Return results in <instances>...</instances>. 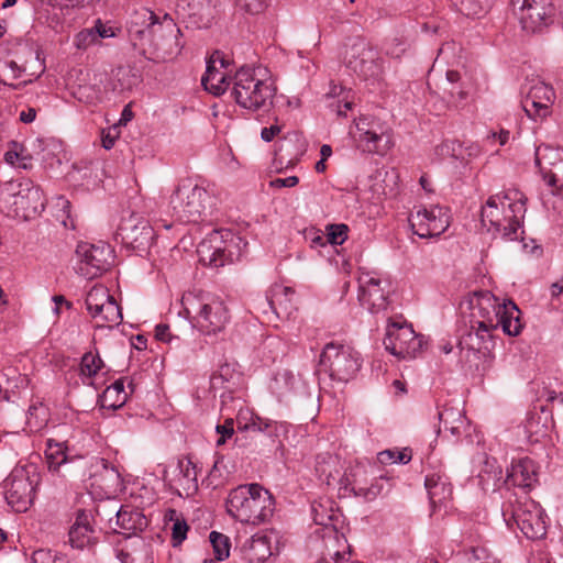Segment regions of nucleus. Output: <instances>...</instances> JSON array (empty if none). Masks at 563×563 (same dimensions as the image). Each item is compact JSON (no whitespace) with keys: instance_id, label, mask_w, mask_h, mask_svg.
Masks as SVG:
<instances>
[{"instance_id":"nucleus-30","label":"nucleus","mask_w":563,"mask_h":563,"mask_svg":"<svg viewBox=\"0 0 563 563\" xmlns=\"http://www.w3.org/2000/svg\"><path fill=\"white\" fill-rule=\"evenodd\" d=\"M115 523L119 528L115 531L130 539L147 527V519L140 509L122 506L115 515Z\"/></svg>"},{"instance_id":"nucleus-15","label":"nucleus","mask_w":563,"mask_h":563,"mask_svg":"<svg viewBox=\"0 0 563 563\" xmlns=\"http://www.w3.org/2000/svg\"><path fill=\"white\" fill-rule=\"evenodd\" d=\"M30 58L23 63L16 59L0 60V82L18 88L12 81L21 79L26 85L37 79L44 73V64L36 52H29Z\"/></svg>"},{"instance_id":"nucleus-29","label":"nucleus","mask_w":563,"mask_h":563,"mask_svg":"<svg viewBox=\"0 0 563 563\" xmlns=\"http://www.w3.org/2000/svg\"><path fill=\"white\" fill-rule=\"evenodd\" d=\"M118 559L122 563H154L151 544L139 536L126 539L118 550Z\"/></svg>"},{"instance_id":"nucleus-21","label":"nucleus","mask_w":563,"mask_h":563,"mask_svg":"<svg viewBox=\"0 0 563 563\" xmlns=\"http://www.w3.org/2000/svg\"><path fill=\"white\" fill-rule=\"evenodd\" d=\"M233 240L230 243L219 241V234L213 233L209 239L203 240L197 247L199 261L210 267H222L233 262L239 254L232 250Z\"/></svg>"},{"instance_id":"nucleus-48","label":"nucleus","mask_w":563,"mask_h":563,"mask_svg":"<svg viewBox=\"0 0 563 563\" xmlns=\"http://www.w3.org/2000/svg\"><path fill=\"white\" fill-rule=\"evenodd\" d=\"M470 563H499V560L484 547L472 548Z\"/></svg>"},{"instance_id":"nucleus-64","label":"nucleus","mask_w":563,"mask_h":563,"mask_svg":"<svg viewBox=\"0 0 563 563\" xmlns=\"http://www.w3.org/2000/svg\"><path fill=\"white\" fill-rule=\"evenodd\" d=\"M411 460V452L408 451L407 449L402 450V451H397L396 453V463L399 462V463H408L409 461Z\"/></svg>"},{"instance_id":"nucleus-11","label":"nucleus","mask_w":563,"mask_h":563,"mask_svg":"<svg viewBox=\"0 0 563 563\" xmlns=\"http://www.w3.org/2000/svg\"><path fill=\"white\" fill-rule=\"evenodd\" d=\"M79 262L77 273L87 279H92L107 272L114 262V252L110 244L80 243L76 250Z\"/></svg>"},{"instance_id":"nucleus-13","label":"nucleus","mask_w":563,"mask_h":563,"mask_svg":"<svg viewBox=\"0 0 563 563\" xmlns=\"http://www.w3.org/2000/svg\"><path fill=\"white\" fill-rule=\"evenodd\" d=\"M510 5L528 33L539 32L552 22L554 8L550 0H510Z\"/></svg>"},{"instance_id":"nucleus-51","label":"nucleus","mask_w":563,"mask_h":563,"mask_svg":"<svg viewBox=\"0 0 563 563\" xmlns=\"http://www.w3.org/2000/svg\"><path fill=\"white\" fill-rule=\"evenodd\" d=\"M47 459H48V467L52 471H58L60 465L66 463V455L58 446L55 452H51L47 454Z\"/></svg>"},{"instance_id":"nucleus-39","label":"nucleus","mask_w":563,"mask_h":563,"mask_svg":"<svg viewBox=\"0 0 563 563\" xmlns=\"http://www.w3.org/2000/svg\"><path fill=\"white\" fill-rule=\"evenodd\" d=\"M104 366L103 361L98 353L87 352L82 355L80 362V373L88 378L95 377Z\"/></svg>"},{"instance_id":"nucleus-7","label":"nucleus","mask_w":563,"mask_h":563,"mask_svg":"<svg viewBox=\"0 0 563 563\" xmlns=\"http://www.w3.org/2000/svg\"><path fill=\"white\" fill-rule=\"evenodd\" d=\"M503 517L509 528L517 527L529 540H541L547 534V515L541 506L528 496L505 505Z\"/></svg>"},{"instance_id":"nucleus-52","label":"nucleus","mask_w":563,"mask_h":563,"mask_svg":"<svg viewBox=\"0 0 563 563\" xmlns=\"http://www.w3.org/2000/svg\"><path fill=\"white\" fill-rule=\"evenodd\" d=\"M86 0H48L49 4L60 10L78 9L84 7Z\"/></svg>"},{"instance_id":"nucleus-16","label":"nucleus","mask_w":563,"mask_h":563,"mask_svg":"<svg viewBox=\"0 0 563 563\" xmlns=\"http://www.w3.org/2000/svg\"><path fill=\"white\" fill-rule=\"evenodd\" d=\"M408 220L413 233L422 239L439 236L450 225L446 210L439 206L420 208Z\"/></svg>"},{"instance_id":"nucleus-36","label":"nucleus","mask_w":563,"mask_h":563,"mask_svg":"<svg viewBox=\"0 0 563 563\" xmlns=\"http://www.w3.org/2000/svg\"><path fill=\"white\" fill-rule=\"evenodd\" d=\"M332 501L329 499L313 501L311 505L312 518L316 525L323 526L328 534H335L336 531L330 528L333 520L338 518L336 511L332 507Z\"/></svg>"},{"instance_id":"nucleus-27","label":"nucleus","mask_w":563,"mask_h":563,"mask_svg":"<svg viewBox=\"0 0 563 563\" xmlns=\"http://www.w3.org/2000/svg\"><path fill=\"white\" fill-rule=\"evenodd\" d=\"M538 466L530 457L514 460L507 470L506 483L522 489H531L538 483Z\"/></svg>"},{"instance_id":"nucleus-45","label":"nucleus","mask_w":563,"mask_h":563,"mask_svg":"<svg viewBox=\"0 0 563 563\" xmlns=\"http://www.w3.org/2000/svg\"><path fill=\"white\" fill-rule=\"evenodd\" d=\"M328 98L338 99L342 101L346 109H353L354 107V93L350 89H345L341 85L332 84L329 91L327 92Z\"/></svg>"},{"instance_id":"nucleus-44","label":"nucleus","mask_w":563,"mask_h":563,"mask_svg":"<svg viewBox=\"0 0 563 563\" xmlns=\"http://www.w3.org/2000/svg\"><path fill=\"white\" fill-rule=\"evenodd\" d=\"M9 150L4 154V159L12 166L26 168L27 156L24 154V148L18 142H11Z\"/></svg>"},{"instance_id":"nucleus-37","label":"nucleus","mask_w":563,"mask_h":563,"mask_svg":"<svg viewBox=\"0 0 563 563\" xmlns=\"http://www.w3.org/2000/svg\"><path fill=\"white\" fill-rule=\"evenodd\" d=\"M126 398L128 395L124 390V383L119 379L106 388L102 396V406L117 409L125 404Z\"/></svg>"},{"instance_id":"nucleus-41","label":"nucleus","mask_w":563,"mask_h":563,"mask_svg":"<svg viewBox=\"0 0 563 563\" xmlns=\"http://www.w3.org/2000/svg\"><path fill=\"white\" fill-rule=\"evenodd\" d=\"M435 154L442 158L453 157L461 161H466L463 154V144L455 140H446L435 147Z\"/></svg>"},{"instance_id":"nucleus-55","label":"nucleus","mask_w":563,"mask_h":563,"mask_svg":"<svg viewBox=\"0 0 563 563\" xmlns=\"http://www.w3.org/2000/svg\"><path fill=\"white\" fill-rule=\"evenodd\" d=\"M32 563H55V554L51 550H37L32 555Z\"/></svg>"},{"instance_id":"nucleus-32","label":"nucleus","mask_w":563,"mask_h":563,"mask_svg":"<svg viewBox=\"0 0 563 563\" xmlns=\"http://www.w3.org/2000/svg\"><path fill=\"white\" fill-rule=\"evenodd\" d=\"M69 543L73 548L84 549L92 543L93 529L90 525V515L79 510L75 522L69 529Z\"/></svg>"},{"instance_id":"nucleus-59","label":"nucleus","mask_w":563,"mask_h":563,"mask_svg":"<svg viewBox=\"0 0 563 563\" xmlns=\"http://www.w3.org/2000/svg\"><path fill=\"white\" fill-rule=\"evenodd\" d=\"M35 118H36V110L32 107L23 109L19 114V119L23 123H32L35 120Z\"/></svg>"},{"instance_id":"nucleus-63","label":"nucleus","mask_w":563,"mask_h":563,"mask_svg":"<svg viewBox=\"0 0 563 563\" xmlns=\"http://www.w3.org/2000/svg\"><path fill=\"white\" fill-rule=\"evenodd\" d=\"M53 301H54V303H55V306H56V307H55V309H54V311H55V313H56V314H58V313H59L60 305H66V306H67V308H70V307H71V303H70L69 301H67V300L65 299V297H64V296H62V295H56V296H54V297H53Z\"/></svg>"},{"instance_id":"nucleus-47","label":"nucleus","mask_w":563,"mask_h":563,"mask_svg":"<svg viewBox=\"0 0 563 563\" xmlns=\"http://www.w3.org/2000/svg\"><path fill=\"white\" fill-rule=\"evenodd\" d=\"M407 49L406 42L400 37H390L385 41L384 43V51L385 54L393 57V58H399L401 57Z\"/></svg>"},{"instance_id":"nucleus-56","label":"nucleus","mask_w":563,"mask_h":563,"mask_svg":"<svg viewBox=\"0 0 563 563\" xmlns=\"http://www.w3.org/2000/svg\"><path fill=\"white\" fill-rule=\"evenodd\" d=\"M282 125L278 123L272 124L268 128H263L261 131V137L265 142H271L275 136L282 132Z\"/></svg>"},{"instance_id":"nucleus-42","label":"nucleus","mask_w":563,"mask_h":563,"mask_svg":"<svg viewBox=\"0 0 563 563\" xmlns=\"http://www.w3.org/2000/svg\"><path fill=\"white\" fill-rule=\"evenodd\" d=\"M27 424L33 430H41L47 423L48 411L43 404L32 405L27 411Z\"/></svg>"},{"instance_id":"nucleus-26","label":"nucleus","mask_w":563,"mask_h":563,"mask_svg":"<svg viewBox=\"0 0 563 563\" xmlns=\"http://www.w3.org/2000/svg\"><path fill=\"white\" fill-rule=\"evenodd\" d=\"M224 68L225 60L219 52L212 54L207 62V69L201 78V84L207 91L214 96L225 92L230 85Z\"/></svg>"},{"instance_id":"nucleus-62","label":"nucleus","mask_w":563,"mask_h":563,"mask_svg":"<svg viewBox=\"0 0 563 563\" xmlns=\"http://www.w3.org/2000/svg\"><path fill=\"white\" fill-rule=\"evenodd\" d=\"M330 107L334 109V111L336 112V114L339 117H346L347 111L352 110V109H346L342 101H335V102L331 103Z\"/></svg>"},{"instance_id":"nucleus-31","label":"nucleus","mask_w":563,"mask_h":563,"mask_svg":"<svg viewBox=\"0 0 563 563\" xmlns=\"http://www.w3.org/2000/svg\"><path fill=\"white\" fill-rule=\"evenodd\" d=\"M424 486L433 508L444 505L452 498L453 489L449 477L443 472H435L426 476Z\"/></svg>"},{"instance_id":"nucleus-10","label":"nucleus","mask_w":563,"mask_h":563,"mask_svg":"<svg viewBox=\"0 0 563 563\" xmlns=\"http://www.w3.org/2000/svg\"><path fill=\"white\" fill-rule=\"evenodd\" d=\"M384 345L389 353L399 358H412L422 351L424 341L415 332L411 324L399 319L387 324Z\"/></svg>"},{"instance_id":"nucleus-54","label":"nucleus","mask_w":563,"mask_h":563,"mask_svg":"<svg viewBox=\"0 0 563 563\" xmlns=\"http://www.w3.org/2000/svg\"><path fill=\"white\" fill-rule=\"evenodd\" d=\"M299 179L297 176H289L286 178H275L269 181V187L280 189V188H291L297 186Z\"/></svg>"},{"instance_id":"nucleus-53","label":"nucleus","mask_w":563,"mask_h":563,"mask_svg":"<svg viewBox=\"0 0 563 563\" xmlns=\"http://www.w3.org/2000/svg\"><path fill=\"white\" fill-rule=\"evenodd\" d=\"M449 93L454 101H464L470 96V86L462 82L460 86H453Z\"/></svg>"},{"instance_id":"nucleus-28","label":"nucleus","mask_w":563,"mask_h":563,"mask_svg":"<svg viewBox=\"0 0 563 563\" xmlns=\"http://www.w3.org/2000/svg\"><path fill=\"white\" fill-rule=\"evenodd\" d=\"M114 36L113 27L97 19L93 26L85 27L74 35L73 45L76 49L85 52L91 46L99 44L101 40Z\"/></svg>"},{"instance_id":"nucleus-1","label":"nucleus","mask_w":563,"mask_h":563,"mask_svg":"<svg viewBox=\"0 0 563 563\" xmlns=\"http://www.w3.org/2000/svg\"><path fill=\"white\" fill-rule=\"evenodd\" d=\"M128 32L133 46L154 58L166 60L179 53L180 30L167 13L159 18L142 8L131 16Z\"/></svg>"},{"instance_id":"nucleus-14","label":"nucleus","mask_w":563,"mask_h":563,"mask_svg":"<svg viewBox=\"0 0 563 563\" xmlns=\"http://www.w3.org/2000/svg\"><path fill=\"white\" fill-rule=\"evenodd\" d=\"M37 481L31 478L24 468L14 470L5 482V499L16 511L23 512L29 509L34 500Z\"/></svg>"},{"instance_id":"nucleus-18","label":"nucleus","mask_w":563,"mask_h":563,"mask_svg":"<svg viewBox=\"0 0 563 563\" xmlns=\"http://www.w3.org/2000/svg\"><path fill=\"white\" fill-rule=\"evenodd\" d=\"M536 165L552 192L563 188V150L550 145L538 146Z\"/></svg>"},{"instance_id":"nucleus-35","label":"nucleus","mask_w":563,"mask_h":563,"mask_svg":"<svg viewBox=\"0 0 563 563\" xmlns=\"http://www.w3.org/2000/svg\"><path fill=\"white\" fill-rule=\"evenodd\" d=\"M439 419L444 431L460 437L466 428V418L457 408L445 407L439 412Z\"/></svg>"},{"instance_id":"nucleus-4","label":"nucleus","mask_w":563,"mask_h":563,"mask_svg":"<svg viewBox=\"0 0 563 563\" xmlns=\"http://www.w3.org/2000/svg\"><path fill=\"white\" fill-rule=\"evenodd\" d=\"M232 97L249 111H268L277 88L265 69L241 67L233 77Z\"/></svg>"},{"instance_id":"nucleus-57","label":"nucleus","mask_w":563,"mask_h":563,"mask_svg":"<svg viewBox=\"0 0 563 563\" xmlns=\"http://www.w3.org/2000/svg\"><path fill=\"white\" fill-rule=\"evenodd\" d=\"M233 424H234L233 423V419H231V418L225 419L223 424L217 426V428H216L217 432L220 433V434L227 435L228 438H230L234 433Z\"/></svg>"},{"instance_id":"nucleus-25","label":"nucleus","mask_w":563,"mask_h":563,"mask_svg":"<svg viewBox=\"0 0 563 563\" xmlns=\"http://www.w3.org/2000/svg\"><path fill=\"white\" fill-rule=\"evenodd\" d=\"M274 542L276 538L273 533H256L243 543L242 556L249 563H264L277 551V548L273 547Z\"/></svg>"},{"instance_id":"nucleus-5","label":"nucleus","mask_w":563,"mask_h":563,"mask_svg":"<svg viewBox=\"0 0 563 563\" xmlns=\"http://www.w3.org/2000/svg\"><path fill=\"white\" fill-rule=\"evenodd\" d=\"M227 511L242 523L260 525L272 517L274 501L269 492L261 485H241L230 492Z\"/></svg>"},{"instance_id":"nucleus-58","label":"nucleus","mask_w":563,"mask_h":563,"mask_svg":"<svg viewBox=\"0 0 563 563\" xmlns=\"http://www.w3.org/2000/svg\"><path fill=\"white\" fill-rule=\"evenodd\" d=\"M155 338L163 342L170 340L169 327L167 324H158L155 328Z\"/></svg>"},{"instance_id":"nucleus-23","label":"nucleus","mask_w":563,"mask_h":563,"mask_svg":"<svg viewBox=\"0 0 563 563\" xmlns=\"http://www.w3.org/2000/svg\"><path fill=\"white\" fill-rule=\"evenodd\" d=\"M176 474L172 478H167V472L164 479L169 488L180 497L192 496L198 490L197 471L191 460L183 457L178 460Z\"/></svg>"},{"instance_id":"nucleus-19","label":"nucleus","mask_w":563,"mask_h":563,"mask_svg":"<svg viewBox=\"0 0 563 563\" xmlns=\"http://www.w3.org/2000/svg\"><path fill=\"white\" fill-rule=\"evenodd\" d=\"M117 238L126 247L144 252L154 240V230L147 220L131 216L123 220L118 228Z\"/></svg>"},{"instance_id":"nucleus-22","label":"nucleus","mask_w":563,"mask_h":563,"mask_svg":"<svg viewBox=\"0 0 563 563\" xmlns=\"http://www.w3.org/2000/svg\"><path fill=\"white\" fill-rule=\"evenodd\" d=\"M15 197L14 217L30 219L45 208V198L38 186L21 184Z\"/></svg>"},{"instance_id":"nucleus-60","label":"nucleus","mask_w":563,"mask_h":563,"mask_svg":"<svg viewBox=\"0 0 563 563\" xmlns=\"http://www.w3.org/2000/svg\"><path fill=\"white\" fill-rule=\"evenodd\" d=\"M397 450H385L378 453V461L383 464L396 463Z\"/></svg>"},{"instance_id":"nucleus-12","label":"nucleus","mask_w":563,"mask_h":563,"mask_svg":"<svg viewBox=\"0 0 563 563\" xmlns=\"http://www.w3.org/2000/svg\"><path fill=\"white\" fill-rule=\"evenodd\" d=\"M344 59L346 66L364 79L377 78L383 73L378 52L364 38H356L347 46Z\"/></svg>"},{"instance_id":"nucleus-6","label":"nucleus","mask_w":563,"mask_h":563,"mask_svg":"<svg viewBox=\"0 0 563 563\" xmlns=\"http://www.w3.org/2000/svg\"><path fill=\"white\" fill-rule=\"evenodd\" d=\"M184 310L195 329L205 335H213L224 330L230 314L224 301L206 292H188L181 299Z\"/></svg>"},{"instance_id":"nucleus-50","label":"nucleus","mask_w":563,"mask_h":563,"mask_svg":"<svg viewBox=\"0 0 563 563\" xmlns=\"http://www.w3.org/2000/svg\"><path fill=\"white\" fill-rule=\"evenodd\" d=\"M188 526L184 520H176L173 525L172 537L174 545L180 544L187 536Z\"/></svg>"},{"instance_id":"nucleus-34","label":"nucleus","mask_w":563,"mask_h":563,"mask_svg":"<svg viewBox=\"0 0 563 563\" xmlns=\"http://www.w3.org/2000/svg\"><path fill=\"white\" fill-rule=\"evenodd\" d=\"M495 328L482 327L470 320L468 331L461 338L460 345L471 351H482L487 349V343L492 339V332Z\"/></svg>"},{"instance_id":"nucleus-20","label":"nucleus","mask_w":563,"mask_h":563,"mask_svg":"<svg viewBox=\"0 0 563 563\" xmlns=\"http://www.w3.org/2000/svg\"><path fill=\"white\" fill-rule=\"evenodd\" d=\"M555 91L552 86L537 81L530 86L521 104L526 114L533 121H542L552 113Z\"/></svg>"},{"instance_id":"nucleus-49","label":"nucleus","mask_w":563,"mask_h":563,"mask_svg":"<svg viewBox=\"0 0 563 563\" xmlns=\"http://www.w3.org/2000/svg\"><path fill=\"white\" fill-rule=\"evenodd\" d=\"M16 192H10L7 190L0 191V212L8 216L14 217Z\"/></svg>"},{"instance_id":"nucleus-40","label":"nucleus","mask_w":563,"mask_h":563,"mask_svg":"<svg viewBox=\"0 0 563 563\" xmlns=\"http://www.w3.org/2000/svg\"><path fill=\"white\" fill-rule=\"evenodd\" d=\"M210 543L213 548V553L217 561H223L229 558L231 543L230 539L220 532L212 531L209 536Z\"/></svg>"},{"instance_id":"nucleus-24","label":"nucleus","mask_w":563,"mask_h":563,"mask_svg":"<svg viewBox=\"0 0 563 563\" xmlns=\"http://www.w3.org/2000/svg\"><path fill=\"white\" fill-rule=\"evenodd\" d=\"M358 300L362 306L366 307L372 312H377L386 308L387 296L379 278L367 273L362 274L358 278Z\"/></svg>"},{"instance_id":"nucleus-2","label":"nucleus","mask_w":563,"mask_h":563,"mask_svg":"<svg viewBox=\"0 0 563 563\" xmlns=\"http://www.w3.org/2000/svg\"><path fill=\"white\" fill-rule=\"evenodd\" d=\"M525 213L523 195L517 189H508L486 200L481 210V220L488 231L499 233L507 241H516L522 233L520 229Z\"/></svg>"},{"instance_id":"nucleus-3","label":"nucleus","mask_w":563,"mask_h":563,"mask_svg":"<svg viewBox=\"0 0 563 563\" xmlns=\"http://www.w3.org/2000/svg\"><path fill=\"white\" fill-rule=\"evenodd\" d=\"M471 310V321L482 327L498 329L508 335H518L521 332V311L511 300L500 301L488 290L474 291L467 299Z\"/></svg>"},{"instance_id":"nucleus-17","label":"nucleus","mask_w":563,"mask_h":563,"mask_svg":"<svg viewBox=\"0 0 563 563\" xmlns=\"http://www.w3.org/2000/svg\"><path fill=\"white\" fill-rule=\"evenodd\" d=\"M350 135L356 147L364 153L385 155L393 145L389 135L378 133L367 117H361L354 121Z\"/></svg>"},{"instance_id":"nucleus-43","label":"nucleus","mask_w":563,"mask_h":563,"mask_svg":"<svg viewBox=\"0 0 563 563\" xmlns=\"http://www.w3.org/2000/svg\"><path fill=\"white\" fill-rule=\"evenodd\" d=\"M113 297L110 295L107 287L103 285H95L86 296V308L90 310L93 307H98V305L106 303L109 299Z\"/></svg>"},{"instance_id":"nucleus-8","label":"nucleus","mask_w":563,"mask_h":563,"mask_svg":"<svg viewBox=\"0 0 563 563\" xmlns=\"http://www.w3.org/2000/svg\"><path fill=\"white\" fill-rule=\"evenodd\" d=\"M212 197L198 185L190 181L180 184L170 196L173 216L180 222L197 223L211 208Z\"/></svg>"},{"instance_id":"nucleus-38","label":"nucleus","mask_w":563,"mask_h":563,"mask_svg":"<svg viewBox=\"0 0 563 563\" xmlns=\"http://www.w3.org/2000/svg\"><path fill=\"white\" fill-rule=\"evenodd\" d=\"M493 0H452L453 5L467 16L481 18L487 13Z\"/></svg>"},{"instance_id":"nucleus-46","label":"nucleus","mask_w":563,"mask_h":563,"mask_svg":"<svg viewBox=\"0 0 563 563\" xmlns=\"http://www.w3.org/2000/svg\"><path fill=\"white\" fill-rule=\"evenodd\" d=\"M347 232L346 224H329L327 225V241L333 245H341L346 241Z\"/></svg>"},{"instance_id":"nucleus-61","label":"nucleus","mask_w":563,"mask_h":563,"mask_svg":"<svg viewBox=\"0 0 563 563\" xmlns=\"http://www.w3.org/2000/svg\"><path fill=\"white\" fill-rule=\"evenodd\" d=\"M115 136L111 134L110 131H102L101 135V144L102 147L106 150H111L114 146L115 143Z\"/></svg>"},{"instance_id":"nucleus-9","label":"nucleus","mask_w":563,"mask_h":563,"mask_svg":"<svg viewBox=\"0 0 563 563\" xmlns=\"http://www.w3.org/2000/svg\"><path fill=\"white\" fill-rule=\"evenodd\" d=\"M319 365L333 380L349 382L360 371L362 358L350 344L330 342L322 350Z\"/></svg>"},{"instance_id":"nucleus-33","label":"nucleus","mask_w":563,"mask_h":563,"mask_svg":"<svg viewBox=\"0 0 563 563\" xmlns=\"http://www.w3.org/2000/svg\"><path fill=\"white\" fill-rule=\"evenodd\" d=\"M97 328H113L122 321V312L115 299H109L104 305H98L87 310Z\"/></svg>"}]
</instances>
